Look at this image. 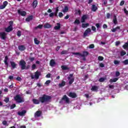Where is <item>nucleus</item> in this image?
I'll return each mask as SVG.
<instances>
[{
  "label": "nucleus",
  "mask_w": 128,
  "mask_h": 128,
  "mask_svg": "<svg viewBox=\"0 0 128 128\" xmlns=\"http://www.w3.org/2000/svg\"><path fill=\"white\" fill-rule=\"evenodd\" d=\"M38 100H40V102L41 104H46V102H50L52 100V96L44 94L42 96L39 97Z\"/></svg>",
  "instance_id": "nucleus-1"
},
{
  "label": "nucleus",
  "mask_w": 128,
  "mask_h": 128,
  "mask_svg": "<svg viewBox=\"0 0 128 128\" xmlns=\"http://www.w3.org/2000/svg\"><path fill=\"white\" fill-rule=\"evenodd\" d=\"M14 100H16V102H18V104H22V102H24V100L20 94H16L14 97Z\"/></svg>",
  "instance_id": "nucleus-2"
},
{
  "label": "nucleus",
  "mask_w": 128,
  "mask_h": 128,
  "mask_svg": "<svg viewBox=\"0 0 128 128\" xmlns=\"http://www.w3.org/2000/svg\"><path fill=\"white\" fill-rule=\"evenodd\" d=\"M26 62L24 60H22L19 62V66L21 68L22 70H26Z\"/></svg>",
  "instance_id": "nucleus-3"
},
{
  "label": "nucleus",
  "mask_w": 128,
  "mask_h": 128,
  "mask_svg": "<svg viewBox=\"0 0 128 128\" xmlns=\"http://www.w3.org/2000/svg\"><path fill=\"white\" fill-rule=\"evenodd\" d=\"M73 54H76V56H82V58H85V56H88L89 53L88 52V51H84L83 52V54H82L80 52H74L73 53Z\"/></svg>",
  "instance_id": "nucleus-4"
},
{
  "label": "nucleus",
  "mask_w": 128,
  "mask_h": 128,
  "mask_svg": "<svg viewBox=\"0 0 128 128\" xmlns=\"http://www.w3.org/2000/svg\"><path fill=\"white\" fill-rule=\"evenodd\" d=\"M0 38L2 40H6V32H0Z\"/></svg>",
  "instance_id": "nucleus-5"
},
{
  "label": "nucleus",
  "mask_w": 128,
  "mask_h": 128,
  "mask_svg": "<svg viewBox=\"0 0 128 128\" xmlns=\"http://www.w3.org/2000/svg\"><path fill=\"white\" fill-rule=\"evenodd\" d=\"M62 100H64L66 102V104H69L70 103V98L66 96V95H64L63 97L61 99Z\"/></svg>",
  "instance_id": "nucleus-6"
},
{
  "label": "nucleus",
  "mask_w": 128,
  "mask_h": 128,
  "mask_svg": "<svg viewBox=\"0 0 128 128\" xmlns=\"http://www.w3.org/2000/svg\"><path fill=\"white\" fill-rule=\"evenodd\" d=\"M18 14L22 16H26V11L21 10H18Z\"/></svg>",
  "instance_id": "nucleus-7"
},
{
  "label": "nucleus",
  "mask_w": 128,
  "mask_h": 128,
  "mask_svg": "<svg viewBox=\"0 0 128 128\" xmlns=\"http://www.w3.org/2000/svg\"><path fill=\"white\" fill-rule=\"evenodd\" d=\"M68 96H70V98H76L78 96V95H76V92H70Z\"/></svg>",
  "instance_id": "nucleus-8"
},
{
  "label": "nucleus",
  "mask_w": 128,
  "mask_h": 128,
  "mask_svg": "<svg viewBox=\"0 0 128 128\" xmlns=\"http://www.w3.org/2000/svg\"><path fill=\"white\" fill-rule=\"evenodd\" d=\"M8 1H4L3 2V4L0 6V10H4V8H6V6H8Z\"/></svg>",
  "instance_id": "nucleus-9"
},
{
  "label": "nucleus",
  "mask_w": 128,
  "mask_h": 128,
  "mask_svg": "<svg viewBox=\"0 0 128 128\" xmlns=\"http://www.w3.org/2000/svg\"><path fill=\"white\" fill-rule=\"evenodd\" d=\"M92 32V30H90V28H87L84 33V37L86 38V36H87L88 34H90V32Z\"/></svg>",
  "instance_id": "nucleus-10"
},
{
  "label": "nucleus",
  "mask_w": 128,
  "mask_h": 128,
  "mask_svg": "<svg viewBox=\"0 0 128 128\" xmlns=\"http://www.w3.org/2000/svg\"><path fill=\"white\" fill-rule=\"evenodd\" d=\"M42 74V73L38 71H36L34 73V78L36 80H38L40 78V76Z\"/></svg>",
  "instance_id": "nucleus-11"
},
{
  "label": "nucleus",
  "mask_w": 128,
  "mask_h": 128,
  "mask_svg": "<svg viewBox=\"0 0 128 128\" xmlns=\"http://www.w3.org/2000/svg\"><path fill=\"white\" fill-rule=\"evenodd\" d=\"M12 25H10L7 28H5V31L6 32H10L12 30Z\"/></svg>",
  "instance_id": "nucleus-12"
},
{
  "label": "nucleus",
  "mask_w": 128,
  "mask_h": 128,
  "mask_svg": "<svg viewBox=\"0 0 128 128\" xmlns=\"http://www.w3.org/2000/svg\"><path fill=\"white\" fill-rule=\"evenodd\" d=\"M86 20H88V15L84 14L82 16L80 22H85Z\"/></svg>",
  "instance_id": "nucleus-13"
},
{
  "label": "nucleus",
  "mask_w": 128,
  "mask_h": 128,
  "mask_svg": "<svg viewBox=\"0 0 128 128\" xmlns=\"http://www.w3.org/2000/svg\"><path fill=\"white\" fill-rule=\"evenodd\" d=\"M32 102L34 104H40V100L33 98L32 100Z\"/></svg>",
  "instance_id": "nucleus-14"
},
{
  "label": "nucleus",
  "mask_w": 128,
  "mask_h": 128,
  "mask_svg": "<svg viewBox=\"0 0 128 128\" xmlns=\"http://www.w3.org/2000/svg\"><path fill=\"white\" fill-rule=\"evenodd\" d=\"M26 114V110H23L22 112H18V116H24V114Z\"/></svg>",
  "instance_id": "nucleus-15"
},
{
  "label": "nucleus",
  "mask_w": 128,
  "mask_h": 128,
  "mask_svg": "<svg viewBox=\"0 0 128 128\" xmlns=\"http://www.w3.org/2000/svg\"><path fill=\"white\" fill-rule=\"evenodd\" d=\"M56 64V62L54 60L52 59L50 60V66H54Z\"/></svg>",
  "instance_id": "nucleus-16"
},
{
  "label": "nucleus",
  "mask_w": 128,
  "mask_h": 128,
  "mask_svg": "<svg viewBox=\"0 0 128 128\" xmlns=\"http://www.w3.org/2000/svg\"><path fill=\"white\" fill-rule=\"evenodd\" d=\"M42 111L38 110L35 113V116H36L37 118H40V116H42Z\"/></svg>",
  "instance_id": "nucleus-17"
},
{
  "label": "nucleus",
  "mask_w": 128,
  "mask_h": 128,
  "mask_svg": "<svg viewBox=\"0 0 128 128\" xmlns=\"http://www.w3.org/2000/svg\"><path fill=\"white\" fill-rule=\"evenodd\" d=\"M18 48L19 50H20L21 52H24L26 50V46L24 45L19 46L18 47Z\"/></svg>",
  "instance_id": "nucleus-18"
},
{
  "label": "nucleus",
  "mask_w": 128,
  "mask_h": 128,
  "mask_svg": "<svg viewBox=\"0 0 128 128\" xmlns=\"http://www.w3.org/2000/svg\"><path fill=\"white\" fill-rule=\"evenodd\" d=\"M37 6H38V0H34L32 4V6L33 8H36Z\"/></svg>",
  "instance_id": "nucleus-19"
},
{
  "label": "nucleus",
  "mask_w": 128,
  "mask_h": 128,
  "mask_svg": "<svg viewBox=\"0 0 128 128\" xmlns=\"http://www.w3.org/2000/svg\"><path fill=\"white\" fill-rule=\"evenodd\" d=\"M118 78H116L113 79L112 78L110 79L109 82H110V84H112V82H118Z\"/></svg>",
  "instance_id": "nucleus-20"
},
{
  "label": "nucleus",
  "mask_w": 128,
  "mask_h": 128,
  "mask_svg": "<svg viewBox=\"0 0 128 128\" xmlns=\"http://www.w3.org/2000/svg\"><path fill=\"white\" fill-rule=\"evenodd\" d=\"M34 18V16L32 15L30 16L27 18H26V22H30V20H32Z\"/></svg>",
  "instance_id": "nucleus-21"
},
{
  "label": "nucleus",
  "mask_w": 128,
  "mask_h": 128,
  "mask_svg": "<svg viewBox=\"0 0 128 128\" xmlns=\"http://www.w3.org/2000/svg\"><path fill=\"white\" fill-rule=\"evenodd\" d=\"M8 56H6L4 58V62L6 66H8Z\"/></svg>",
  "instance_id": "nucleus-22"
},
{
  "label": "nucleus",
  "mask_w": 128,
  "mask_h": 128,
  "mask_svg": "<svg viewBox=\"0 0 128 128\" xmlns=\"http://www.w3.org/2000/svg\"><path fill=\"white\" fill-rule=\"evenodd\" d=\"M56 26L54 27V30H58L60 29V23H56Z\"/></svg>",
  "instance_id": "nucleus-23"
},
{
  "label": "nucleus",
  "mask_w": 128,
  "mask_h": 128,
  "mask_svg": "<svg viewBox=\"0 0 128 128\" xmlns=\"http://www.w3.org/2000/svg\"><path fill=\"white\" fill-rule=\"evenodd\" d=\"M10 64H11V66L12 68H16V62H14L11 61V62H10Z\"/></svg>",
  "instance_id": "nucleus-24"
},
{
  "label": "nucleus",
  "mask_w": 128,
  "mask_h": 128,
  "mask_svg": "<svg viewBox=\"0 0 128 128\" xmlns=\"http://www.w3.org/2000/svg\"><path fill=\"white\" fill-rule=\"evenodd\" d=\"M113 22L114 24H118V18H116V16L114 15L113 18Z\"/></svg>",
  "instance_id": "nucleus-25"
},
{
  "label": "nucleus",
  "mask_w": 128,
  "mask_h": 128,
  "mask_svg": "<svg viewBox=\"0 0 128 128\" xmlns=\"http://www.w3.org/2000/svg\"><path fill=\"white\" fill-rule=\"evenodd\" d=\"M44 28H52V25L48 23H46L44 24Z\"/></svg>",
  "instance_id": "nucleus-26"
},
{
  "label": "nucleus",
  "mask_w": 128,
  "mask_h": 128,
  "mask_svg": "<svg viewBox=\"0 0 128 128\" xmlns=\"http://www.w3.org/2000/svg\"><path fill=\"white\" fill-rule=\"evenodd\" d=\"M66 86V82L62 80V82L58 84L59 88H62Z\"/></svg>",
  "instance_id": "nucleus-27"
},
{
  "label": "nucleus",
  "mask_w": 128,
  "mask_h": 128,
  "mask_svg": "<svg viewBox=\"0 0 128 128\" xmlns=\"http://www.w3.org/2000/svg\"><path fill=\"white\" fill-rule=\"evenodd\" d=\"M97 10H98V7L96 5L92 4V12H96Z\"/></svg>",
  "instance_id": "nucleus-28"
},
{
  "label": "nucleus",
  "mask_w": 128,
  "mask_h": 128,
  "mask_svg": "<svg viewBox=\"0 0 128 128\" xmlns=\"http://www.w3.org/2000/svg\"><path fill=\"white\" fill-rule=\"evenodd\" d=\"M98 90V86H92V88H91V90H92L93 92H96V90Z\"/></svg>",
  "instance_id": "nucleus-29"
},
{
  "label": "nucleus",
  "mask_w": 128,
  "mask_h": 128,
  "mask_svg": "<svg viewBox=\"0 0 128 128\" xmlns=\"http://www.w3.org/2000/svg\"><path fill=\"white\" fill-rule=\"evenodd\" d=\"M61 68L63 70H70V68H68V67L66 66H61Z\"/></svg>",
  "instance_id": "nucleus-30"
},
{
  "label": "nucleus",
  "mask_w": 128,
  "mask_h": 128,
  "mask_svg": "<svg viewBox=\"0 0 128 128\" xmlns=\"http://www.w3.org/2000/svg\"><path fill=\"white\" fill-rule=\"evenodd\" d=\"M120 27L118 26L116 27V28H114L112 29V32H116L118 30H120Z\"/></svg>",
  "instance_id": "nucleus-31"
},
{
  "label": "nucleus",
  "mask_w": 128,
  "mask_h": 128,
  "mask_svg": "<svg viewBox=\"0 0 128 128\" xmlns=\"http://www.w3.org/2000/svg\"><path fill=\"white\" fill-rule=\"evenodd\" d=\"M74 24H80V20L76 19L75 21L74 22Z\"/></svg>",
  "instance_id": "nucleus-32"
},
{
  "label": "nucleus",
  "mask_w": 128,
  "mask_h": 128,
  "mask_svg": "<svg viewBox=\"0 0 128 128\" xmlns=\"http://www.w3.org/2000/svg\"><path fill=\"white\" fill-rule=\"evenodd\" d=\"M122 48H124V50H126V48H128V42H126L122 46Z\"/></svg>",
  "instance_id": "nucleus-33"
},
{
  "label": "nucleus",
  "mask_w": 128,
  "mask_h": 128,
  "mask_svg": "<svg viewBox=\"0 0 128 128\" xmlns=\"http://www.w3.org/2000/svg\"><path fill=\"white\" fill-rule=\"evenodd\" d=\"M88 26H90V24L88 23L82 24V27L83 28H88Z\"/></svg>",
  "instance_id": "nucleus-34"
},
{
  "label": "nucleus",
  "mask_w": 128,
  "mask_h": 128,
  "mask_svg": "<svg viewBox=\"0 0 128 128\" xmlns=\"http://www.w3.org/2000/svg\"><path fill=\"white\" fill-rule=\"evenodd\" d=\"M68 12V7L65 6L63 10V12Z\"/></svg>",
  "instance_id": "nucleus-35"
},
{
  "label": "nucleus",
  "mask_w": 128,
  "mask_h": 128,
  "mask_svg": "<svg viewBox=\"0 0 128 128\" xmlns=\"http://www.w3.org/2000/svg\"><path fill=\"white\" fill-rule=\"evenodd\" d=\"M34 42L35 44H40V40H38V38H34Z\"/></svg>",
  "instance_id": "nucleus-36"
},
{
  "label": "nucleus",
  "mask_w": 128,
  "mask_h": 128,
  "mask_svg": "<svg viewBox=\"0 0 128 128\" xmlns=\"http://www.w3.org/2000/svg\"><path fill=\"white\" fill-rule=\"evenodd\" d=\"M69 80V84H72V82H74V78H70V80Z\"/></svg>",
  "instance_id": "nucleus-37"
},
{
  "label": "nucleus",
  "mask_w": 128,
  "mask_h": 128,
  "mask_svg": "<svg viewBox=\"0 0 128 128\" xmlns=\"http://www.w3.org/2000/svg\"><path fill=\"white\" fill-rule=\"evenodd\" d=\"M104 80H106V78H100L98 80V82H104Z\"/></svg>",
  "instance_id": "nucleus-38"
},
{
  "label": "nucleus",
  "mask_w": 128,
  "mask_h": 128,
  "mask_svg": "<svg viewBox=\"0 0 128 128\" xmlns=\"http://www.w3.org/2000/svg\"><path fill=\"white\" fill-rule=\"evenodd\" d=\"M42 24H39L38 26L35 27V30H38V28H40V30H42Z\"/></svg>",
  "instance_id": "nucleus-39"
},
{
  "label": "nucleus",
  "mask_w": 128,
  "mask_h": 128,
  "mask_svg": "<svg viewBox=\"0 0 128 128\" xmlns=\"http://www.w3.org/2000/svg\"><path fill=\"white\" fill-rule=\"evenodd\" d=\"M122 63L124 64V66H126L128 64V59H126L124 61L122 62Z\"/></svg>",
  "instance_id": "nucleus-40"
},
{
  "label": "nucleus",
  "mask_w": 128,
  "mask_h": 128,
  "mask_svg": "<svg viewBox=\"0 0 128 128\" xmlns=\"http://www.w3.org/2000/svg\"><path fill=\"white\" fill-rule=\"evenodd\" d=\"M125 54H126V52L124 50H122L120 52V56H125Z\"/></svg>",
  "instance_id": "nucleus-41"
},
{
  "label": "nucleus",
  "mask_w": 128,
  "mask_h": 128,
  "mask_svg": "<svg viewBox=\"0 0 128 128\" xmlns=\"http://www.w3.org/2000/svg\"><path fill=\"white\" fill-rule=\"evenodd\" d=\"M120 60H114V64H116V65L120 64Z\"/></svg>",
  "instance_id": "nucleus-42"
},
{
  "label": "nucleus",
  "mask_w": 128,
  "mask_h": 128,
  "mask_svg": "<svg viewBox=\"0 0 128 128\" xmlns=\"http://www.w3.org/2000/svg\"><path fill=\"white\" fill-rule=\"evenodd\" d=\"M2 124L3 126H8V122L6 120L2 121Z\"/></svg>",
  "instance_id": "nucleus-43"
},
{
  "label": "nucleus",
  "mask_w": 128,
  "mask_h": 128,
  "mask_svg": "<svg viewBox=\"0 0 128 128\" xmlns=\"http://www.w3.org/2000/svg\"><path fill=\"white\" fill-rule=\"evenodd\" d=\"M16 106V104H14L10 106V110H14Z\"/></svg>",
  "instance_id": "nucleus-44"
},
{
  "label": "nucleus",
  "mask_w": 128,
  "mask_h": 128,
  "mask_svg": "<svg viewBox=\"0 0 128 128\" xmlns=\"http://www.w3.org/2000/svg\"><path fill=\"white\" fill-rule=\"evenodd\" d=\"M92 30H93L94 32H96V26H92Z\"/></svg>",
  "instance_id": "nucleus-45"
},
{
  "label": "nucleus",
  "mask_w": 128,
  "mask_h": 128,
  "mask_svg": "<svg viewBox=\"0 0 128 128\" xmlns=\"http://www.w3.org/2000/svg\"><path fill=\"white\" fill-rule=\"evenodd\" d=\"M17 36H22V31L20 30H18L17 32Z\"/></svg>",
  "instance_id": "nucleus-46"
},
{
  "label": "nucleus",
  "mask_w": 128,
  "mask_h": 128,
  "mask_svg": "<svg viewBox=\"0 0 128 128\" xmlns=\"http://www.w3.org/2000/svg\"><path fill=\"white\" fill-rule=\"evenodd\" d=\"M4 102H6V104H8V102H10V98H5V99L4 100Z\"/></svg>",
  "instance_id": "nucleus-47"
},
{
  "label": "nucleus",
  "mask_w": 128,
  "mask_h": 128,
  "mask_svg": "<svg viewBox=\"0 0 128 128\" xmlns=\"http://www.w3.org/2000/svg\"><path fill=\"white\" fill-rule=\"evenodd\" d=\"M68 54V51L66 50H62L60 52V54Z\"/></svg>",
  "instance_id": "nucleus-48"
},
{
  "label": "nucleus",
  "mask_w": 128,
  "mask_h": 128,
  "mask_svg": "<svg viewBox=\"0 0 128 128\" xmlns=\"http://www.w3.org/2000/svg\"><path fill=\"white\" fill-rule=\"evenodd\" d=\"M120 76V72L116 71V76L118 77Z\"/></svg>",
  "instance_id": "nucleus-49"
},
{
  "label": "nucleus",
  "mask_w": 128,
  "mask_h": 128,
  "mask_svg": "<svg viewBox=\"0 0 128 128\" xmlns=\"http://www.w3.org/2000/svg\"><path fill=\"white\" fill-rule=\"evenodd\" d=\"M32 70H36V64H33L32 66Z\"/></svg>",
  "instance_id": "nucleus-50"
},
{
  "label": "nucleus",
  "mask_w": 128,
  "mask_h": 128,
  "mask_svg": "<svg viewBox=\"0 0 128 128\" xmlns=\"http://www.w3.org/2000/svg\"><path fill=\"white\" fill-rule=\"evenodd\" d=\"M98 60L102 62V60H104V58L102 56H99L98 57Z\"/></svg>",
  "instance_id": "nucleus-51"
},
{
  "label": "nucleus",
  "mask_w": 128,
  "mask_h": 128,
  "mask_svg": "<svg viewBox=\"0 0 128 128\" xmlns=\"http://www.w3.org/2000/svg\"><path fill=\"white\" fill-rule=\"evenodd\" d=\"M64 16V14L62 12H60L58 14L59 18H62Z\"/></svg>",
  "instance_id": "nucleus-52"
},
{
  "label": "nucleus",
  "mask_w": 128,
  "mask_h": 128,
  "mask_svg": "<svg viewBox=\"0 0 128 128\" xmlns=\"http://www.w3.org/2000/svg\"><path fill=\"white\" fill-rule=\"evenodd\" d=\"M54 12H51L50 14H49V16L50 18H54Z\"/></svg>",
  "instance_id": "nucleus-53"
},
{
  "label": "nucleus",
  "mask_w": 128,
  "mask_h": 128,
  "mask_svg": "<svg viewBox=\"0 0 128 128\" xmlns=\"http://www.w3.org/2000/svg\"><path fill=\"white\" fill-rule=\"evenodd\" d=\"M94 48V44H91L89 46V48Z\"/></svg>",
  "instance_id": "nucleus-54"
},
{
  "label": "nucleus",
  "mask_w": 128,
  "mask_h": 128,
  "mask_svg": "<svg viewBox=\"0 0 128 128\" xmlns=\"http://www.w3.org/2000/svg\"><path fill=\"white\" fill-rule=\"evenodd\" d=\"M124 4V0H122L120 2V6H122Z\"/></svg>",
  "instance_id": "nucleus-55"
},
{
  "label": "nucleus",
  "mask_w": 128,
  "mask_h": 128,
  "mask_svg": "<svg viewBox=\"0 0 128 128\" xmlns=\"http://www.w3.org/2000/svg\"><path fill=\"white\" fill-rule=\"evenodd\" d=\"M29 60L30 62H34V57H30L29 58Z\"/></svg>",
  "instance_id": "nucleus-56"
},
{
  "label": "nucleus",
  "mask_w": 128,
  "mask_h": 128,
  "mask_svg": "<svg viewBox=\"0 0 128 128\" xmlns=\"http://www.w3.org/2000/svg\"><path fill=\"white\" fill-rule=\"evenodd\" d=\"M106 18L108 19L110 18V13L106 14Z\"/></svg>",
  "instance_id": "nucleus-57"
},
{
  "label": "nucleus",
  "mask_w": 128,
  "mask_h": 128,
  "mask_svg": "<svg viewBox=\"0 0 128 128\" xmlns=\"http://www.w3.org/2000/svg\"><path fill=\"white\" fill-rule=\"evenodd\" d=\"M69 76H68V80H70V78L74 76V74H70Z\"/></svg>",
  "instance_id": "nucleus-58"
},
{
  "label": "nucleus",
  "mask_w": 128,
  "mask_h": 128,
  "mask_svg": "<svg viewBox=\"0 0 128 128\" xmlns=\"http://www.w3.org/2000/svg\"><path fill=\"white\" fill-rule=\"evenodd\" d=\"M100 68H104V64L101 62L100 64Z\"/></svg>",
  "instance_id": "nucleus-59"
},
{
  "label": "nucleus",
  "mask_w": 128,
  "mask_h": 128,
  "mask_svg": "<svg viewBox=\"0 0 128 128\" xmlns=\"http://www.w3.org/2000/svg\"><path fill=\"white\" fill-rule=\"evenodd\" d=\"M50 84V80H48L46 82L45 84Z\"/></svg>",
  "instance_id": "nucleus-60"
},
{
  "label": "nucleus",
  "mask_w": 128,
  "mask_h": 128,
  "mask_svg": "<svg viewBox=\"0 0 128 128\" xmlns=\"http://www.w3.org/2000/svg\"><path fill=\"white\" fill-rule=\"evenodd\" d=\"M16 80H18V82H20V80H22V78H20V77L18 76L16 78Z\"/></svg>",
  "instance_id": "nucleus-61"
},
{
  "label": "nucleus",
  "mask_w": 128,
  "mask_h": 128,
  "mask_svg": "<svg viewBox=\"0 0 128 128\" xmlns=\"http://www.w3.org/2000/svg\"><path fill=\"white\" fill-rule=\"evenodd\" d=\"M96 26L97 28H100V24L98 23L96 24Z\"/></svg>",
  "instance_id": "nucleus-62"
},
{
  "label": "nucleus",
  "mask_w": 128,
  "mask_h": 128,
  "mask_svg": "<svg viewBox=\"0 0 128 128\" xmlns=\"http://www.w3.org/2000/svg\"><path fill=\"white\" fill-rule=\"evenodd\" d=\"M120 44V41H117L116 42V46H118Z\"/></svg>",
  "instance_id": "nucleus-63"
},
{
  "label": "nucleus",
  "mask_w": 128,
  "mask_h": 128,
  "mask_svg": "<svg viewBox=\"0 0 128 128\" xmlns=\"http://www.w3.org/2000/svg\"><path fill=\"white\" fill-rule=\"evenodd\" d=\"M8 78L9 80H14V77L12 76H8Z\"/></svg>",
  "instance_id": "nucleus-64"
}]
</instances>
